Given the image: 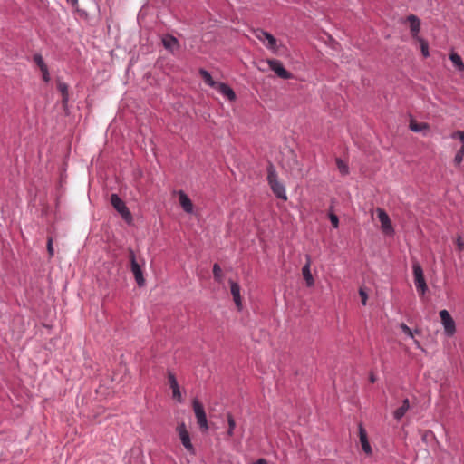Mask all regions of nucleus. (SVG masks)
Returning <instances> with one entry per match:
<instances>
[{
  "label": "nucleus",
  "mask_w": 464,
  "mask_h": 464,
  "mask_svg": "<svg viewBox=\"0 0 464 464\" xmlns=\"http://www.w3.org/2000/svg\"><path fill=\"white\" fill-rule=\"evenodd\" d=\"M267 179H268V183H269L273 192L276 194V196L278 198L286 200L287 197H286L285 186L282 183H280L279 180L277 179L276 171L273 165H270L268 167Z\"/></svg>",
  "instance_id": "nucleus-1"
},
{
  "label": "nucleus",
  "mask_w": 464,
  "mask_h": 464,
  "mask_svg": "<svg viewBox=\"0 0 464 464\" xmlns=\"http://www.w3.org/2000/svg\"><path fill=\"white\" fill-rule=\"evenodd\" d=\"M412 272H413V279H414V284H415L417 292L419 293V295L420 296H423L428 290V285H427L425 278H424V273H423L422 267L418 261H413Z\"/></svg>",
  "instance_id": "nucleus-2"
},
{
  "label": "nucleus",
  "mask_w": 464,
  "mask_h": 464,
  "mask_svg": "<svg viewBox=\"0 0 464 464\" xmlns=\"http://www.w3.org/2000/svg\"><path fill=\"white\" fill-rule=\"evenodd\" d=\"M253 34L267 49L271 50L273 53L278 51L279 45L277 44V40L270 33L258 28L255 29Z\"/></svg>",
  "instance_id": "nucleus-3"
},
{
  "label": "nucleus",
  "mask_w": 464,
  "mask_h": 464,
  "mask_svg": "<svg viewBox=\"0 0 464 464\" xmlns=\"http://www.w3.org/2000/svg\"><path fill=\"white\" fill-rule=\"evenodd\" d=\"M129 259L130 263V270L134 276L137 285L139 286H143L145 285V278L143 276L141 267L136 260L135 254L130 248L129 249Z\"/></svg>",
  "instance_id": "nucleus-4"
},
{
  "label": "nucleus",
  "mask_w": 464,
  "mask_h": 464,
  "mask_svg": "<svg viewBox=\"0 0 464 464\" xmlns=\"http://www.w3.org/2000/svg\"><path fill=\"white\" fill-rule=\"evenodd\" d=\"M111 203L126 222L130 223L132 221L130 212L117 194L111 196Z\"/></svg>",
  "instance_id": "nucleus-5"
},
{
  "label": "nucleus",
  "mask_w": 464,
  "mask_h": 464,
  "mask_svg": "<svg viewBox=\"0 0 464 464\" xmlns=\"http://www.w3.org/2000/svg\"><path fill=\"white\" fill-rule=\"evenodd\" d=\"M193 410L198 426L200 429L207 430L208 429L207 416L203 405L197 399L193 401Z\"/></svg>",
  "instance_id": "nucleus-6"
},
{
  "label": "nucleus",
  "mask_w": 464,
  "mask_h": 464,
  "mask_svg": "<svg viewBox=\"0 0 464 464\" xmlns=\"http://www.w3.org/2000/svg\"><path fill=\"white\" fill-rule=\"evenodd\" d=\"M377 217L381 222V228L382 232L386 235H392L394 233V229L392 225V221L388 214L382 208H376Z\"/></svg>",
  "instance_id": "nucleus-7"
},
{
  "label": "nucleus",
  "mask_w": 464,
  "mask_h": 464,
  "mask_svg": "<svg viewBox=\"0 0 464 464\" xmlns=\"http://www.w3.org/2000/svg\"><path fill=\"white\" fill-rule=\"evenodd\" d=\"M440 316L444 327L445 334L448 336H452L455 334L456 326L455 322L450 316V313L447 310H441L440 312Z\"/></svg>",
  "instance_id": "nucleus-8"
},
{
  "label": "nucleus",
  "mask_w": 464,
  "mask_h": 464,
  "mask_svg": "<svg viewBox=\"0 0 464 464\" xmlns=\"http://www.w3.org/2000/svg\"><path fill=\"white\" fill-rule=\"evenodd\" d=\"M177 431L184 448L190 453H195V449L191 443L189 433L187 430L185 423H181L178 426Z\"/></svg>",
  "instance_id": "nucleus-9"
},
{
  "label": "nucleus",
  "mask_w": 464,
  "mask_h": 464,
  "mask_svg": "<svg viewBox=\"0 0 464 464\" xmlns=\"http://www.w3.org/2000/svg\"><path fill=\"white\" fill-rule=\"evenodd\" d=\"M267 63L270 69L280 78L282 79H291L293 77L292 73L285 69L283 63L278 60H267Z\"/></svg>",
  "instance_id": "nucleus-10"
},
{
  "label": "nucleus",
  "mask_w": 464,
  "mask_h": 464,
  "mask_svg": "<svg viewBox=\"0 0 464 464\" xmlns=\"http://www.w3.org/2000/svg\"><path fill=\"white\" fill-rule=\"evenodd\" d=\"M161 42L164 48L171 53H175L179 49L178 39L170 34L163 35Z\"/></svg>",
  "instance_id": "nucleus-11"
},
{
  "label": "nucleus",
  "mask_w": 464,
  "mask_h": 464,
  "mask_svg": "<svg viewBox=\"0 0 464 464\" xmlns=\"http://www.w3.org/2000/svg\"><path fill=\"white\" fill-rule=\"evenodd\" d=\"M358 430H359L360 442H361L362 450L365 452V454L371 455L372 450V447L368 441L367 432L362 424L359 425Z\"/></svg>",
  "instance_id": "nucleus-12"
},
{
  "label": "nucleus",
  "mask_w": 464,
  "mask_h": 464,
  "mask_svg": "<svg viewBox=\"0 0 464 464\" xmlns=\"http://www.w3.org/2000/svg\"><path fill=\"white\" fill-rule=\"evenodd\" d=\"M310 266L311 258L309 256H306V264L302 268V275L308 287L314 286V279L311 274Z\"/></svg>",
  "instance_id": "nucleus-13"
},
{
  "label": "nucleus",
  "mask_w": 464,
  "mask_h": 464,
  "mask_svg": "<svg viewBox=\"0 0 464 464\" xmlns=\"http://www.w3.org/2000/svg\"><path fill=\"white\" fill-rule=\"evenodd\" d=\"M218 91L222 95L227 97L229 101H234L236 99V94L234 91L226 83L219 82L214 88Z\"/></svg>",
  "instance_id": "nucleus-14"
},
{
  "label": "nucleus",
  "mask_w": 464,
  "mask_h": 464,
  "mask_svg": "<svg viewBox=\"0 0 464 464\" xmlns=\"http://www.w3.org/2000/svg\"><path fill=\"white\" fill-rule=\"evenodd\" d=\"M230 284V291L231 295H233L234 302L238 309H241L242 303H241V296H240V286L237 283L229 281Z\"/></svg>",
  "instance_id": "nucleus-15"
},
{
  "label": "nucleus",
  "mask_w": 464,
  "mask_h": 464,
  "mask_svg": "<svg viewBox=\"0 0 464 464\" xmlns=\"http://www.w3.org/2000/svg\"><path fill=\"white\" fill-rule=\"evenodd\" d=\"M168 379H169V386L172 390L173 398L177 399L179 401H181V393H180L179 387L178 382H177L174 374L171 372H169Z\"/></svg>",
  "instance_id": "nucleus-16"
},
{
  "label": "nucleus",
  "mask_w": 464,
  "mask_h": 464,
  "mask_svg": "<svg viewBox=\"0 0 464 464\" xmlns=\"http://www.w3.org/2000/svg\"><path fill=\"white\" fill-rule=\"evenodd\" d=\"M179 204L187 213H192L193 211V204L192 201L189 199V198L183 192H179Z\"/></svg>",
  "instance_id": "nucleus-17"
},
{
  "label": "nucleus",
  "mask_w": 464,
  "mask_h": 464,
  "mask_svg": "<svg viewBox=\"0 0 464 464\" xmlns=\"http://www.w3.org/2000/svg\"><path fill=\"white\" fill-rule=\"evenodd\" d=\"M407 19L410 23L411 33L413 37H416L420 29V20L416 15L413 14L409 15Z\"/></svg>",
  "instance_id": "nucleus-18"
},
{
  "label": "nucleus",
  "mask_w": 464,
  "mask_h": 464,
  "mask_svg": "<svg viewBox=\"0 0 464 464\" xmlns=\"http://www.w3.org/2000/svg\"><path fill=\"white\" fill-rule=\"evenodd\" d=\"M409 409L410 401L408 399H404L402 401V405L393 412L394 419L400 420L405 415Z\"/></svg>",
  "instance_id": "nucleus-19"
},
{
  "label": "nucleus",
  "mask_w": 464,
  "mask_h": 464,
  "mask_svg": "<svg viewBox=\"0 0 464 464\" xmlns=\"http://www.w3.org/2000/svg\"><path fill=\"white\" fill-rule=\"evenodd\" d=\"M199 74L202 77L204 82L212 88H215L216 85L218 83V82H216L213 80L210 73L208 71H206L205 69H200Z\"/></svg>",
  "instance_id": "nucleus-20"
},
{
  "label": "nucleus",
  "mask_w": 464,
  "mask_h": 464,
  "mask_svg": "<svg viewBox=\"0 0 464 464\" xmlns=\"http://www.w3.org/2000/svg\"><path fill=\"white\" fill-rule=\"evenodd\" d=\"M450 59L459 71L464 72V63L462 62L461 57L458 53H451L450 55Z\"/></svg>",
  "instance_id": "nucleus-21"
},
{
  "label": "nucleus",
  "mask_w": 464,
  "mask_h": 464,
  "mask_svg": "<svg viewBox=\"0 0 464 464\" xmlns=\"http://www.w3.org/2000/svg\"><path fill=\"white\" fill-rule=\"evenodd\" d=\"M57 88L63 95V105H65L67 103L68 98H69L68 97L69 96L68 95V85L63 82L58 81Z\"/></svg>",
  "instance_id": "nucleus-22"
},
{
  "label": "nucleus",
  "mask_w": 464,
  "mask_h": 464,
  "mask_svg": "<svg viewBox=\"0 0 464 464\" xmlns=\"http://www.w3.org/2000/svg\"><path fill=\"white\" fill-rule=\"evenodd\" d=\"M429 128L427 123H418L415 121H411L410 122V129L414 132H420L424 130H427Z\"/></svg>",
  "instance_id": "nucleus-23"
},
{
  "label": "nucleus",
  "mask_w": 464,
  "mask_h": 464,
  "mask_svg": "<svg viewBox=\"0 0 464 464\" xmlns=\"http://www.w3.org/2000/svg\"><path fill=\"white\" fill-rule=\"evenodd\" d=\"M337 168L342 175H347L349 173L348 165L341 159H336Z\"/></svg>",
  "instance_id": "nucleus-24"
},
{
  "label": "nucleus",
  "mask_w": 464,
  "mask_h": 464,
  "mask_svg": "<svg viewBox=\"0 0 464 464\" xmlns=\"http://www.w3.org/2000/svg\"><path fill=\"white\" fill-rule=\"evenodd\" d=\"M463 157H464V144H462L461 147L459 148V150L457 151L455 158H454V163L456 165H459L463 160Z\"/></svg>",
  "instance_id": "nucleus-25"
},
{
  "label": "nucleus",
  "mask_w": 464,
  "mask_h": 464,
  "mask_svg": "<svg viewBox=\"0 0 464 464\" xmlns=\"http://www.w3.org/2000/svg\"><path fill=\"white\" fill-rule=\"evenodd\" d=\"M213 274L217 281L220 282L222 280V270L218 264H214Z\"/></svg>",
  "instance_id": "nucleus-26"
},
{
  "label": "nucleus",
  "mask_w": 464,
  "mask_h": 464,
  "mask_svg": "<svg viewBox=\"0 0 464 464\" xmlns=\"http://www.w3.org/2000/svg\"><path fill=\"white\" fill-rule=\"evenodd\" d=\"M227 422H228L227 435L232 436L233 432H234V429L236 427V422L231 414H227Z\"/></svg>",
  "instance_id": "nucleus-27"
},
{
  "label": "nucleus",
  "mask_w": 464,
  "mask_h": 464,
  "mask_svg": "<svg viewBox=\"0 0 464 464\" xmlns=\"http://www.w3.org/2000/svg\"><path fill=\"white\" fill-rule=\"evenodd\" d=\"M34 61L39 66L41 71L44 70V68H47L41 54H34Z\"/></svg>",
  "instance_id": "nucleus-28"
},
{
  "label": "nucleus",
  "mask_w": 464,
  "mask_h": 464,
  "mask_svg": "<svg viewBox=\"0 0 464 464\" xmlns=\"http://www.w3.org/2000/svg\"><path fill=\"white\" fill-rule=\"evenodd\" d=\"M452 139H458L461 141L462 144H464V131L463 130H457L451 134Z\"/></svg>",
  "instance_id": "nucleus-29"
},
{
  "label": "nucleus",
  "mask_w": 464,
  "mask_h": 464,
  "mask_svg": "<svg viewBox=\"0 0 464 464\" xmlns=\"http://www.w3.org/2000/svg\"><path fill=\"white\" fill-rule=\"evenodd\" d=\"M400 327L405 334H407L411 338H413L412 331L405 324H401Z\"/></svg>",
  "instance_id": "nucleus-30"
},
{
  "label": "nucleus",
  "mask_w": 464,
  "mask_h": 464,
  "mask_svg": "<svg viewBox=\"0 0 464 464\" xmlns=\"http://www.w3.org/2000/svg\"><path fill=\"white\" fill-rule=\"evenodd\" d=\"M329 218H330V221L333 225L334 227L337 228L338 227V225H339V219H338V217L335 215V214H333L331 213L329 215Z\"/></svg>",
  "instance_id": "nucleus-31"
},
{
  "label": "nucleus",
  "mask_w": 464,
  "mask_h": 464,
  "mask_svg": "<svg viewBox=\"0 0 464 464\" xmlns=\"http://www.w3.org/2000/svg\"><path fill=\"white\" fill-rule=\"evenodd\" d=\"M47 251H48L50 256H53L54 249H53V239H52V237H48V240H47Z\"/></svg>",
  "instance_id": "nucleus-32"
},
{
  "label": "nucleus",
  "mask_w": 464,
  "mask_h": 464,
  "mask_svg": "<svg viewBox=\"0 0 464 464\" xmlns=\"http://www.w3.org/2000/svg\"><path fill=\"white\" fill-rule=\"evenodd\" d=\"M456 245L459 251L464 250V240L460 236L457 237Z\"/></svg>",
  "instance_id": "nucleus-33"
},
{
  "label": "nucleus",
  "mask_w": 464,
  "mask_h": 464,
  "mask_svg": "<svg viewBox=\"0 0 464 464\" xmlns=\"http://www.w3.org/2000/svg\"><path fill=\"white\" fill-rule=\"evenodd\" d=\"M359 295H360L361 299H362V304L363 305H366V302H367V298H368V295H367L366 292L362 288H361L359 290Z\"/></svg>",
  "instance_id": "nucleus-34"
},
{
  "label": "nucleus",
  "mask_w": 464,
  "mask_h": 464,
  "mask_svg": "<svg viewBox=\"0 0 464 464\" xmlns=\"http://www.w3.org/2000/svg\"><path fill=\"white\" fill-rule=\"evenodd\" d=\"M42 73H43V79L44 82H49L50 81V75H49V72H48V68H44V70L41 71Z\"/></svg>",
  "instance_id": "nucleus-35"
},
{
  "label": "nucleus",
  "mask_w": 464,
  "mask_h": 464,
  "mask_svg": "<svg viewBox=\"0 0 464 464\" xmlns=\"http://www.w3.org/2000/svg\"><path fill=\"white\" fill-rule=\"evenodd\" d=\"M421 51H422V53L424 56H428L429 55V52H428V45L425 44V43H421Z\"/></svg>",
  "instance_id": "nucleus-36"
},
{
  "label": "nucleus",
  "mask_w": 464,
  "mask_h": 464,
  "mask_svg": "<svg viewBox=\"0 0 464 464\" xmlns=\"http://www.w3.org/2000/svg\"><path fill=\"white\" fill-rule=\"evenodd\" d=\"M254 464H267V461L265 459H259Z\"/></svg>",
  "instance_id": "nucleus-37"
},
{
  "label": "nucleus",
  "mask_w": 464,
  "mask_h": 464,
  "mask_svg": "<svg viewBox=\"0 0 464 464\" xmlns=\"http://www.w3.org/2000/svg\"><path fill=\"white\" fill-rule=\"evenodd\" d=\"M67 1L70 2L73 5L78 3V0H67Z\"/></svg>",
  "instance_id": "nucleus-38"
},
{
  "label": "nucleus",
  "mask_w": 464,
  "mask_h": 464,
  "mask_svg": "<svg viewBox=\"0 0 464 464\" xmlns=\"http://www.w3.org/2000/svg\"><path fill=\"white\" fill-rule=\"evenodd\" d=\"M370 381H371L372 382H375V377H374V375H371V377H370Z\"/></svg>",
  "instance_id": "nucleus-39"
}]
</instances>
